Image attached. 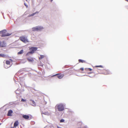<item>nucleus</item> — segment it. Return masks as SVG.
Here are the masks:
<instances>
[{
  "instance_id": "f257e3e1",
  "label": "nucleus",
  "mask_w": 128,
  "mask_h": 128,
  "mask_svg": "<svg viewBox=\"0 0 128 128\" xmlns=\"http://www.w3.org/2000/svg\"><path fill=\"white\" fill-rule=\"evenodd\" d=\"M55 108L56 110L57 109L59 111H62L64 109V107L63 104H61L56 105Z\"/></svg>"
},
{
  "instance_id": "f03ea898",
  "label": "nucleus",
  "mask_w": 128,
  "mask_h": 128,
  "mask_svg": "<svg viewBox=\"0 0 128 128\" xmlns=\"http://www.w3.org/2000/svg\"><path fill=\"white\" fill-rule=\"evenodd\" d=\"M38 48L37 47H32L30 48L29 50L30 51L28 52L26 54V56H28L30 54H32L34 52L37 50Z\"/></svg>"
},
{
  "instance_id": "7ed1b4c3",
  "label": "nucleus",
  "mask_w": 128,
  "mask_h": 128,
  "mask_svg": "<svg viewBox=\"0 0 128 128\" xmlns=\"http://www.w3.org/2000/svg\"><path fill=\"white\" fill-rule=\"evenodd\" d=\"M6 30H4L2 31H0V34H2L1 35L2 37L9 36L11 34V33L9 34L6 33Z\"/></svg>"
},
{
  "instance_id": "20e7f679",
  "label": "nucleus",
  "mask_w": 128,
  "mask_h": 128,
  "mask_svg": "<svg viewBox=\"0 0 128 128\" xmlns=\"http://www.w3.org/2000/svg\"><path fill=\"white\" fill-rule=\"evenodd\" d=\"M43 28V27L40 26H36L32 28V31H39L42 30Z\"/></svg>"
},
{
  "instance_id": "39448f33",
  "label": "nucleus",
  "mask_w": 128,
  "mask_h": 128,
  "mask_svg": "<svg viewBox=\"0 0 128 128\" xmlns=\"http://www.w3.org/2000/svg\"><path fill=\"white\" fill-rule=\"evenodd\" d=\"M20 39L21 41L24 42H28L26 38L24 36L20 37Z\"/></svg>"
},
{
  "instance_id": "423d86ee",
  "label": "nucleus",
  "mask_w": 128,
  "mask_h": 128,
  "mask_svg": "<svg viewBox=\"0 0 128 128\" xmlns=\"http://www.w3.org/2000/svg\"><path fill=\"white\" fill-rule=\"evenodd\" d=\"M102 74L106 75L108 74H110V72L108 70L104 69L102 71Z\"/></svg>"
},
{
  "instance_id": "0eeeda50",
  "label": "nucleus",
  "mask_w": 128,
  "mask_h": 128,
  "mask_svg": "<svg viewBox=\"0 0 128 128\" xmlns=\"http://www.w3.org/2000/svg\"><path fill=\"white\" fill-rule=\"evenodd\" d=\"M58 75V77L59 79L62 78L64 76V74H57L55 75V76Z\"/></svg>"
},
{
  "instance_id": "6e6552de",
  "label": "nucleus",
  "mask_w": 128,
  "mask_h": 128,
  "mask_svg": "<svg viewBox=\"0 0 128 128\" xmlns=\"http://www.w3.org/2000/svg\"><path fill=\"white\" fill-rule=\"evenodd\" d=\"M5 46V43L4 42H0V47H3Z\"/></svg>"
},
{
  "instance_id": "1a4fd4ad",
  "label": "nucleus",
  "mask_w": 128,
  "mask_h": 128,
  "mask_svg": "<svg viewBox=\"0 0 128 128\" xmlns=\"http://www.w3.org/2000/svg\"><path fill=\"white\" fill-rule=\"evenodd\" d=\"M27 59L28 62H32L34 60L33 58H27Z\"/></svg>"
},
{
  "instance_id": "9d476101",
  "label": "nucleus",
  "mask_w": 128,
  "mask_h": 128,
  "mask_svg": "<svg viewBox=\"0 0 128 128\" xmlns=\"http://www.w3.org/2000/svg\"><path fill=\"white\" fill-rule=\"evenodd\" d=\"M22 117L26 119L29 120V117L28 115H24L22 116Z\"/></svg>"
},
{
  "instance_id": "9b49d317",
  "label": "nucleus",
  "mask_w": 128,
  "mask_h": 128,
  "mask_svg": "<svg viewBox=\"0 0 128 128\" xmlns=\"http://www.w3.org/2000/svg\"><path fill=\"white\" fill-rule=\"evenodd\" d=\"M12 111L11 110H9L8 111V113L7 115L8 116H11L12 114Z\"/></svg>"
},
{
  "instance_id": "f8f14e48",
  "label": "nucleus",
  "mask_w": 128,
  "mask_h": 128,
  "mask_svg": "<svg viewBox=\"0 0 128 128\" xmlns=\"http://www.w3.org/2000/svg\"><path fill=\"white\" fill-rule=\"evenodd\" d=\"M18 124V121H16L14 123V127L16 128V127L17 126Z\"/></svg>"
},
{
  "instance_id": "ddd939ff",
  "label": "nucleus",
  "mask_w": 128,
  "mask_h": 128,
  "mask_svg": "<svg viewBox=\"0 0 128 128\" xmlns=\"http://www.w3.org/2000/svg\"><path fill=\"white\" fill-rule=\"evenodd\" d=\"M78 62H80L81 63H86V61L83 60L81 59H79L78 60Z\"/></svg>"
},
{
  "instance_id": "4468645a",
  "label": "nucleus",
  "mask_w": 128,
  "mask_h": 128,
  "mask_svg": "<svg viewBox=\"0 0 128 128\" xmlns=\"http://www.w3.org/2000/svg\"><path fill=\"white\" fill-rule=\"evenodd\" d=\"M24 50H21L18 53V54H22Z\"/></svg>"
},
{
  "instance_id": "2eb2a0df",
  "label": "nucleus",
  "mask_w": 128,
  "mask_h": 128,
  "mask_svg": "<svg viewBox=\"0 0 128 128\" xmlns=\"http://www.w3.org/2000/svg\"><path fill=\"white\" fill-rule=\"evenodd\" d=\"M95 67H96V68L99 67L100 68H104V66H102V65L96 66H95Z\"/></svg>"
},
{
  "instance_id": "dca6fc26",
  "label": "nucleus",
  "mask_w": 128,
  "mask_h": 128,
  "mask_svg": "<svg viewBox=\"0 0 128 128\" xmlns=\"http://www.w3.org/2000/svg\"><path fill=\"white\" fill-rule=\"evenodd\" d=\"M40 56V57L39 58V59H42L45 57V56L44 55H41Z\"/></svg>"
},
{
  "instance_id": "f3484780",
  "label": "nucleus",
  "mask_w": 128,
  "mask_h": 128,
  "mask_svg": "<svg viewBox=\"0 0 128 128\" xmlns=\"http://www.w3.org/2000/svg\"><path fill=\"white\" fill-rule=\"evenodd\" d=\"M6 64L7 65H10V62L8 60H6Z\"/></svg>"
},
{
  "instance_id": "a211bd4d",
  "label": "nucleus",
  "mask_w": 128,
  "mask_h": 128,
  "mask_svg": "<svg viewBox=\"0 0 128 128\" xmlns=\"http://www.w3.org/2000/svg\"><path fill=\"white\" fill-rule=\"evenodd\" d=\"M32 104H33L32 105L34 106H36L35 102L34 101L32 100Z\"/></svg>"
},
{
  "instance_id": "6ab92c4d",
  "label": "nucleus",
  "mask_w": 128,
  "mask_h": 128,
  "mask_svg": "<svg viewBox=\"0 0 128 128\" xmlns=\"http://www.w3.org/2000/svg\"><path fill=\"white\" fill-rule=\"evenodd\" d=\"M85 70H89V71H92V69L90 68H86L85 69Z\"/></svg>"
},
{
  "instance_id": "aec40b11",
  "label": "nucleus",
  "mask_w": 128,
  "mask_h": 128,
  "mask_svg": "<svg viewBox=\"0 0 128 128\" xmlns=\"http://www.w3.org/2000/svg\"><path fill=\"white\" fill-rule=\"evenodd\" d=\"M5 55L4 54H0V56L2 57H4Z\"/></svg>"
},
{
  "instance_id": "412c9836",
  "label": "nucleus",
  "mask_w": 128,
  "mask_h": 128,
  "mask_svg": "<svg viewBox=\"0 0 128 128\" xmlns=\"http://www.w3.org/2000/svg\"><path fill=\"white\" fill-rule=\"evenodd\" d=\"M36 13H38V12H36L30 15V16H33L35 14H36Z\"/></svg>"
},
{
  "instance_id": "4be33fe9",
  "label": "nucleus",
  "mask_w": 128,
  "mask_h": 128,
  "mask_svg": "<svg viewBox=\"0 0 128 128\" xmlns=\"http://www.w3.org/2000/svg\"><path fill=\"white\" fill-rule=\"evenodd\" d=\"M64 121V120L63 119H62L60 120V122H63Z\"/></svg>"
},
{
  "instance_id": "5701e85b",
  "label": "nucleus",
  "mask_w": 128,
  "mask_h": 128,
  "mask_svg": "<svg viewBox=\"0 0 128 128\" xmlns=\"http://www.w3.org/2000/svg\"><path fill=\"white\" fill-rule=\"evenodd\" d=\"M21 101L22 102H26V100L24 99H22L21 100Z\"/></svg>"
},
{
  "instance_id": "b1692460",
  "label": "nucleus",
  "mask_w": 128,
  "mask_h": 128,
  "mask_svg": "<svg viewBox=\"0 0 128 128\" xmlns=\"http://www.w3.org/2000/svg\"><path fill=\"white\" fill-rule=\"evenodd\" d=\"M80 70H81L82 71L84 70V69L83 68H81L80 69Z\"/></svg>"
},
{
  "instance_id": "393cba45",
  "label": "nucleus",
  "mask_w": 128,
  "mask_h": 128,
  "mask_svg": "<svg viewBox=\"0 0 128 128\" xmlns=\"http://www.w3.org/2000/svg\"><path fill=\"white\" fill-rule=\"evenodd\" d=\"M68 72L69 73H71V74L72 73V70H70V71Z\"/></svg>"
},
{
  "instance_id": "a878e982",
  "label": "nucleus",
  "mask_w": 128,
  "mask_h": 128,
  "mask_svg": "<svg viewBox=\"0 0 128 128\" xmlns=\"http://www.w3.org/2000/svg\"><path fill=\"white\" fill-rule=\"evenodd\" d=\"M10 128H16L14 126L13 127H11Z\"/></svg>"
},
{
  "instance_id": "bb28decb",
  "label": "nucleus",
  "mask_w": 128,
  "mask_h": 128,
  "mask_svg": "<svg viewBox=\"0 0 128 128\" xmlns=\"http://www.w3.org/2000/svg\"><path fill=\"white\" fill-rule=\"evenodd\" d=\"M50 0L51 2H52V1L53 0Z\"/></svg>"
},
{
  "instance_id": "cd10ccee",
  "label": "nucleus",
  "mask_w": 128,
  "mask_h": 128,
  "mask_svg": "<svg viewBox=\"0 0 128 128\" xmlns=\"http://www.w3.org/2000/svg\"><path fill=\"white\" fill-rule=\"evenodd\" d=\"M126 0V1H128V0Z\"/></svg>"
},
{
  "instance_id": "c85d7f7f",
  "label": "nucleus",
  "mask_w": 128,
  "mask_h": 128,
  "mask_svg": "<svg viewBox=\"0 0 128 128\" xmlns=\"http://www.w3.org/2000/svg\"><path fill=\"white\" fill-rule=\"evenodd\" d=\"M1 124V123H0V125Z\"/></svg>"
}]
</instances>
